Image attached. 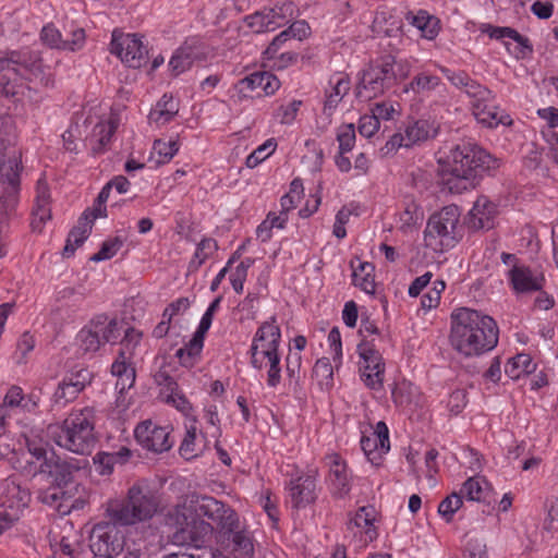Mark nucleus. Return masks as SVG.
Wrapping results in <instances>:
<instances>
[{"label":"nucleus","instance_id":"20e7f679","mask_svg":"<svg viewBox=\"0 0 558 558\" xmlns=\"http://www.w3.org/2000/svg\"><path fill=\"white\" fill-rule=\"evenodd\" d=\"M442 73L453 86L463 90L470 98L472 112L478 123L494 129L512 124L511 117L496 104V95L486 86L471 78L465 72H453L442 68Z\"/></svg>","mask_w":558,"mask_h":558},{"label":"nucleus","instance_id":"9d476101","mask_svg":"<svg viewBox=\"0 0 558 558\" xmlns=\"http://www.w3.org/2000/svg\"><path fill=\"white\" fill-rule=\"evenodd\" d=\"M215 535L217 542L223 548L230 549L235 557H253L254 544L251 533L240 521L236 511L225 502L219 512Z\"/></svg>","mask_w":558,"mask_h":558},{"label":"nucleus","instance_id":"8fccbe9b","mask_svg":"<svg viewBox=\"0 0 558 558\" xmlns=\"http://www.w3.org/2000/svg\"><path fill=\"white\" fill-rule=\"evenodd\" d=\"M276 147L277 144L274 138L267 140L246 157V167L250 169L256 168L259 163H262L270 155L274 154Z\"/></svg>","mask_w":558,"mask_h":558},{"label":"nucleus","instance_id":"052dcab7","mask_svg":"<svg viewBox=\"0 0 558 558\" xmlns=\"http://www.w3.org/2000/svg\"><path fill=\"white\" fill-rule=\"evenodd\" d=\"M468 404L466 391L463 389L453 390L446 401V408L451 415L460 414Z\"/></svg>","mask_w":558,"mask_h":558},{"label":"nucleus","instance_id":"f8f14e48","mask_svg":"<svg viewBox=\"0 0 558 558\" xmlns=\"http://www.w3.org/2000/svg\"><path fill=\"white\" fill-rule=\"evenodd\" d=\"M438 124L428 119H417L407 122L386 142L381 151L385 155H393L400 148H411L415 145L436 137Z\"/></svg>","mask_w":558,"mask_h":558},{"label":"nucleus","instance_id":"c9c22d12","mask_svg":"<svg viewBox=\"0 0 558 558\" xmlns=\"http://www.w3.org/2000/svg\"><path fill=\"white\" fill-rule=\"evenodd\" d=\"M118 123L116 119L110 117L108 120L99 121L92 131L90 141L94 143L93 150L100 154L111 143L117 131Z\"/></svg>","mask_w":558,"mask_h":558},{"label":"nucleus","instance_id":"dca6fc26","mask_svg":"<svg viewBox=\"0 0 558 558\" xmlns=\"http://www.w3.org/2000/svg\"><path fill=\"white\" fill-rule=\"evenodd\" d=\"M92 372L84 367L64 375L52 393V407L61 409L74 401L80 392L92 383Z\"/></svg>","mask_w":558,"mask_h":558},{"label":"nucleus","instance_id":"6e6d98bb","mask_svg":"<svg viewBox=\"0 0 558 558\" xmlns=\"http://www.w3.org/2000/svg\"><path fill=\"white\" fill-rule=\"evenodd\" d=\"M313 376L318 379V384L323 386H331L333 380V367L327 357L318 359L313 367Z\"/></svg>","mask_w":558,"mask_h":558},{"label":"nucleus","instance_id":"4d7b16f0","mask_svg":"<svg viewBox=\"0 0 558 558\" xmlns=\"http://www.w3.org/2000/svg\"><path fill=\"white\" fill-rule=\"evenodd\" d=\"M302 354L290 349L286 357V373L291 383L299 384L301 379Z\"/></svg>","mask_w":558,"mask_h":558},{"label":"nucleus","instance_id":"393cba45","mask_svg":"<svg viewBox=\"0 0 558 558\" xmlns=\"http://www.w3.org/2000/svg\"><path fill=\"white\" fill-rule=\"evenodd\" d=\"M289 490L292 508H305L317 498L315 476L313 474L299 476L291 481Z\"/></svg>","mask_w":558,"mask_h":558},{"label":"nucleus","instance_id":"423d86ee","mask_svg":"<svg viewBox=\"0 0 558 558\" xmlns=\"http://www.w3.org/2000/svg\"><path fill=\"white\" fill-rule=\"evenodd\" d=\"M36 461H25V465L20 463V459L13 456L10 460L12 466L20 471H25L27 465L32 471L33 464H38V475L43 481L49 485L45 492L41 493L40 499L43 502L50 506L56 505L58 498L70 499L68 490L64 488L72 480L74 471L80 469V465L72 463L66 456H33Z\"/></svg>","mask_w":558,"mask_h":558},{"label":"nucleus","instance_id":"f03ea898","mask_svg":"<svg viewBox=\"0 0 558 558\" xmlns=\"http://www.w3.org/2000/svg\"><path fill=\"white\" fill-rule=\"evenodd\" d=\"M498 341L499 327L492 316L468 307L452 311L449 343L460 356L480 357L493 351Z\"/></svg>","mask_w":558,"mask_h":558},{"label":"nucleus","instance_id":"6ab92c4d","mask_svg":"<svg viewBox=\"0 0 558 558\" xmlns=\"http://www.w3.org/2000/svg\"><path fill=\"white\" fill-rule=\"evenodd\" d=\"M29 493L14 481L5 480L0 484V507L4 508L9 521H17L21 511L27 507Z\"/></svg>","mask_w":558,"mask_h":558},{"label":"nucleus","instance_id":"f704fd0d","mask_svg":"<svg viewBox=\"0 0 558 558\" xmlns=\"http://www.w3.org/2000/svg\"><path fill=\"white\" fill-rule=\"evenodd\" d=\"M482 484H487L484 477L470 475L462 484L459 494L462 495V498L465 497L470 501L484 502L487 509H484L483 512L490 514L495 507L490 500H487Z\"/></svg>","mask_w":558,"mask_h":558},{"label":"nucleus","instance_id":"a211bd4d","mask_svg":"<svg viewBox=\"0 0 558 558\" xmlns=\"http://www.w3.org/2000/svg\"><path fill=\"white\" fill-rule=\"evenodd\" d=\"M136 441L153 453H165L173 446L168 427L159 426L151 420L138 423L134 429Z\"/></svg>","mask_w":558,"mask_h":558},{"label":"nucleus","instance_id":"c85d7f7f","mask_svg":"<svg viewBox=\"0 0 558 558\" xmlns=\"http://www.w3.org/2000/svg\"><path fill=\"white\" fill-rule=\"evenodd\" d=\"M179 112V102L170 94H163L150 109L148 122L157 128L171 122Z\"/></svg>","mask_w":558,"mask_h":558},{"label":"nucleus","instance_id":"cd10ccee","mask_svg":"<svg viewBox=\"0 0 558 558\" xmlns=\"http://www.w3.org/2000/svg\"><path fill=\"white\" fill-rule=\"evenodd\" d=\"M331 493L336 498L345 497L351 490V474L342 456H329Z\"/></svg>","mask_w":558,"mask_h":558},{"label":"nucleus","instance_id":"4468645a","mask_svg":"<svg viewBox=\"0 0 558 558\" xmlns=\"http://www.w3.org/2000/svg\"><path fill=\"white\" fill-rule=\"evenodd\" d=\"M295 14L292 1H283L272 8H264L243 19L244 25L254 34L274 32L289 24Z\"/></svg>","mask_w":558,"mask_h":558},{"label":"nucleus","instance_id":"a878e982","mask_svg":"<svg viewBox=\"0 0 558 558\" xmlns=\"http://www.w3.org/2000/svg\"><path fill=\"white\" fill-rule=\"evenodd\" d=\"M310 32L311 28L305 21L300 20L293 22L288 28L274 37L271 43L264 50L263 56H274V53L283 51L288 47V43L292 39L303 40L310 35Z\"/></svg>","mask_w":558,"mask_h":558},{"label":"nucleus","instance_id":"603ef678","mask_svg":"<svg viewBox=\"0 0 558 558\" xmlns=\"http://www.w3.org/2000/svg\"><path fill=\"white\" fill-rule=\"evenodd\" d=\"M263 60L272 69L283 70L296 62L298 53L291 50H283L274 53V56H263Z\"/></svg>","mask_w":558,"mask_h":558},{"label":"nucleus","instance_id":"37998d69","mask_svg":"<svg viewBox=\"0 0 558 558\" xmlns=\"http://www.w3.org/2000/svg\"><path fill=\"white\" fill-rule=\"evenodd\" d=\"M99 336L92 327L90 322L85 325L76 335L75 341L82 354H95L102 347Z\"/></svg>","mask_w":558,"mask_h":558},{"label":"nucleus","instance_id":"864d4df0","mask_svg":"<svg viewBox=\"0 0 558 558\" xmlns=\"http://www.w3.org/2000/svg\"><path fill=\"white\" fill-rule=\"evenodd\" d=\"M355 128L354 124H342L337 129V141L339 143V153L347 154L351 151L355 145Z\"/></svg>","mask_w":558,"mask_h":558},{"label":"nucleus","instance_id":"7ed1b4c3","mask_svg":"<svg viewBox=\"0 0 558 558\" xmlns=\"http://www.w3.org/2000/svg\"><path fill=\"white\" fill-rule=\"evenodd\" d=\"M446 166L452 175L447 181L449 191L462 193L474 186V180L478 175L496 171L500 160L474 142H462L450 149Z\"/></svg>","mask_w":558,"mask_h":558},{"label":"nucleus","instance_id":"f257e3e1","mask_svg":"<svg viewBox=\"0 0 558 558\" xmlns=\"http://www.w3.org/2000/svg\"><path fill=\"white\" fill-rule=\"evenodd\" d=\"M222 501L206 495L192 494L168 510L165 521L174 529L173 544L203 548L216 534Z\"/></svg>","mask_w":558,"mask_h":558},{"label":"nucleus","instance_id":"f3484780","mask_svg":"<svg viewBox=\"0 0 558 558\" xmlns=\"http://www.w3.org/2000/svg\"><path fill=\"white\" fill-rule=\"evenodd\" d=\"M120 523L109 518V521L97 523L90 534V550L118 556L124 548V536L119 530Z\"/></svg>","mask_w":558,"mask_h":558},{"label":"nucleus","instance_id":"2f4dec72","mask_svg":"<svg viewBox=\"0 0 558 558\" xmlns=\"http://www.w3.org/2000/svg\"><path fill=\"white\" fill-rule=\"evenodd\" d=\"M242 90L260 88L265 95H274L280 87V81L270 72L257 71L245 76L240 82Z\"/></svg>","mask_w":558,"mask_h":558},{"label":"nucleus","instance_id":"e2e57ef3","mask_svg":"<svg viewBox=\"0 0 558 558\" xmlns=\"http://www.w3.org/2000/svg\"><path fill=\"white\" fill-rule=\"evenodd\" d=\"M122 332H124V337L121 340V349L119 352L128 351V355L133 356L134 349L141 342L142 332L132 327L123 328Z\"/></svg>","mask_w":558,"mask_h":558},{"label":"nucleus","instance_id":"c03bdc74","mask_svg":"<svg viewBox=\"0 0 558 558\" xmlns=\"http://www.w3.org/2000/svg\"><path fill=\"white\" fill-rule=\"evenodd\" d=\"M204 336L194 332L192 339L177 351L175 356L180 360L182 365H194L195 359L201 355L204 348Z\"/></svg>","mask_w":558,"mask_h":558},{"label":"nucleus","instance_id":"a18cd8bd","mask_svg":"<svg viewBox=\"0 0 558 558\" xmlns=\"http://www.w3.org/2000/svg\"><path fill=\"white\" fill-rule=\"evenodd\" d=\"M90 231L92 227L89 226V221L85 222L80 218L78 226L74 227L68 235L66 244L63 248V256H72L75 250L87 240Z\"/></svg>","mask_w":558,"mask_h":558},{"label":"nucleus","instance_id":"9b49d317","mask_svg":"<svg viewBox=\"0 0 558 558\" xmlns=\"http://www.w3.org/2000/svg\"><path fill=\"white\" fill-rule=\"evenodd\" d=\"M397 84L395 59L390 56L369 64L361 74L355 96L361 101H369L384 95Z\"/></svg>","mask_w":558,"mask_h":558},{"label":"nucleus","instance_id":"ddd939ff","mask_svg":"<svg viewBox=\"0 0 558 558\" xmlns=\"http://www.w3.org/2000/svg\"><path fill=\"white\" fill-rule=\"evenodd\" d=\"M360 378L375 391L384 387L386 364L375 339L362 340L356 348Z\"/></svg>","mask_w":558,"mask_h":558},{"label":"nucleus","instance_id":"79ce46f5","mask_svg":"<svg viewBox=\"0 0 558 558\" xmlns=\"http://www.w3.org/2000/svg\"><path fill=\"white\" fill-rule=\"evenodd\" d=\"M219 246L215 239L203 238L197 244L195 252L189 263L190 272H196L202 265L218 251Z\"/></svg>","mask_w":558,"mask_h":558},{"label":"nucleus","instance_id":"aec40b11","mask_svg":"<svg viewBox=\"0 0 558 558\" xmlns=\"http://www.w3.org/2000/svg\"><path fill=\"white\" fill-rule=\"evenodd\" d=\"M250 365L255 371L267 372V386L277 388L281 383V355L280 351H247Z\"/></svg>","mask_w":558,"mask_h":558},{"label":"nucleus","instance_id":"4c0bfd02","mask_svg":"<svg viewBox=\"0 0 558 558\" xmlns=\"http://www.w3.org/2000/svg\"><path fill=\"white\" fill-rule=\"evenodd\" d=\"M199 449L201 451L210 450L209 442L203 433H198L196 426V417L190 420L189 424H185V433L181 440L179 451L191 452Z\"/></svg>","mask_w":558,"mask_h":558},{"label":"nucleus","instance_id":"c756f323","mask_svg":"<svg viewBox=\"0 0 558 558\" xmlns=\"http://www.w3.org/2000/svg\"><path fill=\"white\" fill-rule=\"evenodd\" d=\"M92 327L99 336V340L102 343L114 344L121 337L124 324L116 318H109L107 315H97L89 320Z\"/></svg>","mask_w":558,"mask_h":558},{"label":"nucleus","instance_id":"2eb2a0df","mask_svg":"<svg viewBox=\"0 0 558 558\" xmlns=\"http://www.w3.org/2000/svg\"><path fill=\"white\" fill-rule=\"evenodd\" d=\"M110 46L111 53L118 56L130 68H141L146 61L147 47L137 34H118L113 32Z\"/></svg>","mask_w":558,"mask_h":558},{"label":"nucleus","instance_id":"49530a36","mask_svg":"<svg viewBox=\"0 0 558 558\" xmlns=\"http://www.w3.org/2000/svg\"><path fill=\"white\" fill-rule=\"evenodd\" d=\"M374 267L369 263H361L359 268L353 270V282L362 291L368 294L375 293V281L372 276Z\"/></svg>","mask_w":558,"mask_h":558},{"label":"nucleus","instance_id":"de8ad7c7","mask_svg":"<svg viewBox=\"0 0 558 558\" xmlns=\"http://www.w3.org/2000/svg\"><path fill=\"white\" fill-rule=\"evenodd\" d=\"M179 150V144L174 140L163 141L156 140L153 145V158L158 165L169 162Z\"/></svg>","mask_w":558,"mask_h":558},{"label":"nucleus","instance_id":"6e6552de","mask_svg":"<svg viewBox=\"0 0 558 558\" xmlns=\"http://www.w3.org/2000/svg\"><path fill=\"white\" fill-rule=\"evenodd\" d=\"M48 446L52 441L72 453H84L94 442V410L85 407L72 411L62 425H50L47 429Z\"/></svg>","mask_w":558,"mask_h":558},{"label":"nucleus","instance_id":"3c124183","mask_svg":"<svg viewBox=\"0 0 558 558\" xmlns=\"http://www.w3.org/2000/svg\"><path fill=\"white\" fill-rule=\"evenodd\" d=\"M207 424L210 426L209 435L215 439L214 440V447L217 450V453H226V451L219 447L218 437L221 434L220 430V418L218 414L217 405L210 404L205 408V415H204Z\"/></svg>","mask_w":558,"mask_h":558},{"label":"nucleus","instance_id":"b1692460","mask_svg":"<svg viewBox=\"0 0 558 558\" xmlns=\"http://www.w3.org/2000/svg\"><path fill=\"white\" fill-rule=\"evenodd\" d=\"M201 41L196 38L185 40L172 54L169 68L174 75H179L191 68L195 60L202 57Z\"/></svg>","mask_w":558,"mask_h":558},{"label":"nucleus","instance_id":"bf43d9fd","mask_svg":"<svg viewBox=\"0 0 558 558\" xmlns=\"http://www.w3.org/2000/svg\"><path fill=\"white\" fill-rule=\"evenodd\" d=\"M4 183H7L5 192L8 193V196L1 195L0 199H4V203H8V206L12 207L16 202V195L20 187L19 173L12 166L10 167V172L7 173V180Z\"/></svg>","mask_w":558,"mask_h":558},{"label":"nucleus","instance_id":"09e8293b","mask_svg":"<svg viewBox=\"0 0 558 558\" xmlns=\"http://www.w3.org/2000/svg\"><path fill=\"white\" fill-rule=\"evenodd\" d=\"M125 242V239L121 235L109 238L102 244L100 250L90 257L93 262H102L111 259L121 250Z\"/></svg>","mask_w":558,"mask_h":558},{"label":"nucleus","instance_id":"4be33fe9","mask_svg":"<svg viewBox=\"0 0 558 558\" xmlns=\"http://www.w3.org/2000/svg\"><path fill=\"white\" fill-rule=\"evenodd\" d=\"M281 337V328L277 317L272 315L258 326L247 351H279Z\"/></svg>","mask_w":558,"mask_h":558},{"label":"nucleus","instance_id":"0eeeda50","mask_svg":"<svg viewBox=\"0 0 558 558\" xmlns=\"http://www.w3.org/2000/svg\"><path fill=\"white\" fill-rule=\"evenodd\" d=\"M43 72V60L35 50L24 48L11 51L7 58L0 59V92L16 101L31 88L24 80L32 81Z\"/></svg>","mask_w":558,"mask_h":558},{"label":"nucleus","instance_id":"ea45409f","mask_svg":"<svg viewBox=\"0 0 558 558\" xmlns=\"http://www.w3.org/2000/svg\"><path fill=\"white\" fill-rule=\"evenodd\" d=\"M332 85L331 90L327 94L324 104V113L331 116L335 109L338 107L343 97L349 93L351 88L350 80L347 75L340 74L331 78Z\"/></svg>","mask_w":558,"mask_h":558},{"label":"nucleus","instance_id":"a19ab883","mask_svg":"<svg viewBox=\"0 0 558 558\" xmlns=\"http://www.w3.org/2000/svg\"><path fill=\"white\" fill-rule=\"evenodd\" d=\"M536 363L527 353H518L510 357L505 366L506 375L511 379H519L536 371Z\"/></svg>","mask_w":558,"mask_h":558},{"label":"nucleus","instance_id":"e433bc0d","mask_svg":"<svg viewBox=\"0 0 558 558\" xmlns=\"http://www.w3.org/2000/svg\"><path fill=\"white\" fill-rule=\"evenodd\" d=\"M441 84L439 76L428 72L422 71L413 76L411 82L403 87V93H413L417 96H428L429 93L435 90Z\"/></svg>","mask_w":558,"mask_h":558},{"label":"nucleus","instance_id":"58836bf2","mask_svg":"<svg viewBox=\"0 0 558 558\" xmlns=\"http://www.w3.org/2000/svg\"><path fill=\"white\" fill-rule=\"evenodd\" d=\"M484 33H486L492 39H504L510 38L518 44L519 50L521 54H526L527 52H532L533 48L529 43V39L518 33L514 28L508 26H493L489 24H485L482 28Z\"/></svg>","mask_w":558,"mask_h":558},{"label":"nucleus","instance_id":"412c9836","mask_svg":"<svg viewBox=\"0 0 558 558\" xmlns=\"http://www.w3.org/2000/svg\"><path fill=\"white\" fill-rule=\"evenodd\" d=\"M507 278L517 293L541 291L545 283V277L542 271L524 265L513 264L507 274Z\"/></svg>","mask_w":558,"mask_h":558},{"label":"nucleus","instance_id":"13d9d810","mask_svg":"<svg viewBox=\"0 0 558 558\" xmlns=\"http://www.w3.org/2000/svg\"><path fill=\"white\" fill-rule=\"evenodd\" d=\"M40 39L49 48L63 50V36L61 32L52 24H48L43 27L40 32Z\"/></svg>","mask_w":558,"mask_h":558},{"label":"nucleus","instance_id":"338daca9","mask_svg":"<svg viewBox=\"0 0 558 558\" xmlns=\"http://www.w3.org/2000/svg\"><path fill=\"white\" fill-rule=\"evenodd\" d=\"M302 105V101L300 100H292L288 105H282L279 107L276 118L280 121L282 124H292L295 120V117L298 114V111Z\"/></svg>","mask_w":558,"mask_h":558},{"label":"nucleus","instance_id":"5fc2aeb1","mask_svg":"<svg viewBox=\"0 0 558 558\" xmlns=\"http://www.w3.org/2000/svg\"><path fill=\"white\" fill-rule=\"evenodd\" d=\"M462 495L453 492L439 504L438 513L446 520V522H451L453 514L462 507Z\"/></svg>","mask_w":558,"mask_h":558},{"label":"nucleus","instance_id":"72a5a7b5","mask_svg":"<svg viewBox=\"0 0 558 558\" xmlns=\"http://www.w3.org/2000/svg\"><path fill=\"white\" fill-rule=\"evenodd\" d=\"M407 21L416 27L422 37L427 40H434L439 34V20L425 10H420L416 14L409 12Z\"/></svg>","mask_w":558,"mask_h":558},{"label":"nucleus","instance_id":"473e14b6","mask_svg":"<svg viewBox=\"0 0 558 558\" xmlns=\"http://www.w3.org/2000/svg\"><path fill=\"white\" fill-rule=\"evenodd\" d=\"M363 453H373L375 450L388 452L390 450L389 430L385 422H378L369 435L361 438Z\"/></svg>","mask_w":558,"mask_h":558},{"label":"nucleus","instance_id":"680f3d73","mask_svg":"<svg viewBox=\"0 0 558 558\" xmlns=\"http://www.w3.org/2000/svg\"><path fill=\"white\" fill-rule=\"evenodd\" d=\"M1 405H4L5 408H12L17 411L24 412V392L23 389L19 386H11L7 393L4 395V398L2 400Z\"/></svg>","mask_w":558,"mask_h":558},{"label":"nucleus","instance_id":"5701e85b","mask_svg":"<svg viewBox=\"0 0 558 558\" xmlns=\"http://www.w3.org/2000/svg\"><path fill=\"white\" fill-rule=\"evenodd\" d=\"M157 383L161 386V395L165 402L175 408L187 418H193L194 408L186 396L179 388L178 383L168 374L161 373L157 377Z\"/></svg>","mask_w":558,"mask_h":558},{"label":"nucleus","instance_id":"bb28decb","mask_svg":"<svg viewBox=\"0 0 558 558\" xmlns=\"http://www.w3.org/2000/svg\"><path fill=\"white\" fill-rule=\"evenodd\" d=\"M497 214V206L488 197L480 196L469 213V225L471 228L490 229L494 226V218Z\"/></svg>","mask_w":558,"mask_h":558},{"label":"nucleus","instance_id":"774afa93","mask_svg":"<svg viewBox=\"0 0 558 558\" xmlns=\"http://www.w3.org/2000/svg\"><path fill=\"white\" fill-rule=\"evenodd\" d=\"M33 215L32 227L34 230L40 231L45 222L51 218L49 202H35Z\"/></svg>","mask_w":558,"mask_h":558},{"label":"nucleus","instance_id":"1a4fd4ad","mask_svg":"<svg viewBox=\"0 0 558 558\" xmlns=\"http://www.w3.org/2000/svg\"><path fill=\"white\" fill-rule=\"evenodd\" d=\"M460 209L457 205H448L433 214L424 230V243L435 253L452 248L460 239Z\"/></svg>","mask_w":558,"mask_h":558},{"label":"nucleus","instance_id":"69168bd1","mask_svg":"<svg viewBox=\"0 0 558 558\" xmlns=\"http://www.w3.org/2000/svg\"><path fill=\"white\" fill-rule=\"evenodd\" d=\"M70 37L63 39V51H77L81 50L86 40L85 31L82 27H74L70 31Z\"/></svg>","mask_w":558,"mask_h":558},{"label":"nucleus","instance_id":"39448f33","mask_svg":"<svg viewBox=\"0 0 558 558\" xmlns=\"http://www.w3.org/2000/svg\"><path fill=\"white\" fill-rule=\"evenodd\" d=\"M159 497L145 478L133 483L123 499L108 505L107 515L120 525H135L151 520L159 509Z\"/></svg>","mask_w":558,"mask_h":558},{"label":"nucleus","instance_id":"0e129e2a","mask_svg":"<svg viewBox=\"0 0 558 558\" xmlns=\"http://www.w3.org/2000/svg\"><path fill=\"white\" fill-rule=\"evenodd\" d=\"M13 121L10 117L0 116V157L12 143Z\"/></svg>","mask_w":558,"mask_h":558},{"label":"nucleus","instance_id":"7c9ffc66","mask_svg":"<svg viewBox=\"0 0 558 558\" xmlns=\"http://www.w3.org/2000/svg\"><path fill=\"white\" fill-rule=\"evenodd\" d=\"M132 356L128 355V351L119 352L117 359L111 365V374L117 377V389L123 392L130 389L135 383V369L131 364Z\"/></svg>","mask_w":558,"mask_h":558}]
</instances>
